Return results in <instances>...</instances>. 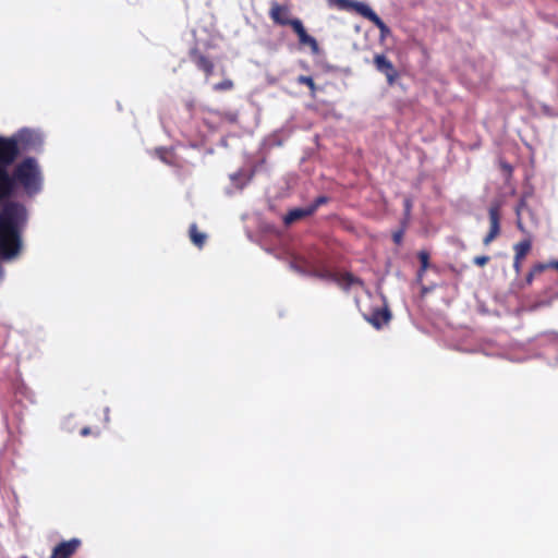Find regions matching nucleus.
<instances>
[{"instance_id":"nucleus-1","label":"nucleus","mask_w":558,"mask_h":558,"mask_svg":"<svg viewBox=\"0 0 558 558\" xmlns=\"http://www.w3.org/2000/svg\"><path fill=\"white\" fill-rule=\"evenodd\" d=\"M43 147L44 136L34 129L0 135V281L4 277L2 262L16 260L24 251L29 210L21 199H33L44 191V169L39 159L31 156Z\"/></svg>"},{"instance_id":"nucleus-2","label":"nucleus","mask_w":558,"mask_h":558,"mask_svg":"<svg viewBox=\"0 0 558 558\" xmlns=\"http://www.w3.org/2000/svg\"><path fill=\"white\" fill-rule=\"evenodd\" d=\"M290 13L288 5L280 4L277 1L271 2L269 10V17L271 21L280 26H291L293 32L298 35L300 45L310 47L314 53L318 52L319 48L317 40L307 34L300 19H290Z\"/></svg>"},{"instance_id":"nucleus-3","label":"nucleus","mask_w":558,"mask_h":558,"mask_svg":"<svg viewBox=\"0 0 558 558\" xmlns=\"http://www.w3.org/2000/svg\"><path fill=\"white\" fill-rule=\"evenodd\" d=\"M488 220H489V230L487 234L483 239L484 245H489L494 240H496L500 232V220H501V203L496 201L493 202L488 208Z\"/></svg>"},{"instance_id":"nucleus-4","label":"nucleus","mask_w":558,"mask_h":558,"mask_svg":"<svg viewBox=\"0 0 558 558\" xmlns=\"http://www.w3.org/2000/svg\"><path fill=\"white\" fill-rule=\"evenodd\" d=\"M374 65L378 72L386 76L388 85L392 86L396 83L399 76L398 71L385 54H376L374 57Z\"/></svg>"},{"instance_id":"nucleus-5","label":"nucleus","mask_w":558,"mask_h":558,"mask_svg":"<svg viewBox=\"0 0 558 558\" xmlns=\"http://www.w3.org/2000/svg\"><path fill=\"white\" fill-rule=\"evenodd\" d=\"M532 248V239L525 238L524 240L515 243L513 245L514 257H513V269L517 275H520L522 271V263L526 255L530 253Z\"/></svg>"},{"instance_id":"nucleus-6","label":"nucleus","mask_w":558,"mask_h":558,"mask_svg":"<svg viewBox=\"0 0 558 558\" xmlns=\"http://www.w3.org/2000/svg\"><path fill=\"white\" fill-rule=\"evenodd\" d=\"M78 538H71L59 543L53 549L50 558H71L81 547Z\"/></svg>"},{"instance_id":"nucleus-7","label":"nucleus","mask_w":558,"mask_h":558,"mask_svg":"<svg viewBox=\"0 0 558 558\" xmlns=\"http://www.w3.org/2000/svg\"><path fill=\"white\" fill-rule=\"evenodd\" d=\"M391 319V313L387 306L373 310L367 320L377 329L387 325Z\"/></svg>"},{"instance_id":"nucleus-8","label":"nucleus","mask_w":558,"mask_h":558,"mask_svg":"<svg viewBox=\"0 0 558 558\" xmlns=\"http://www.w3.org/2000/svg\"><path fill=\"white\" fill-rule=\"evenodd\" d=\"M191 56L196 66L204 71L206 76H210L214 73V63L207 57L199 53L196 49L191 52Z\"/></svg>"},{"instance_id":"nucleus-9","label":"nucleus","mask_w":558,"mask_h":558,"mask_svg":"<svg viewBox=\"0 0 558 558\" xmlns=\"http://www.w3.org/2000/svg\"><path fill=\"white\" fill-rule=\"evenodd\" d=\"M308 216H312V214L307 206L304 208H293L283 217V222L289 226Z\"/></svg>"},{"instance_id":"nucleus-10","label":"nucleus","mask_w":558,"mask_h":558,"mask_svg":"<svg viewBox=\"0 0 558 558\" xmlns=\"http://www.w3.org/2000/svg\"><path fill=\"white\" fill-rule=\"evenodd\" d=\"M351 10H354L371 22H374L378 17V15L363 2L351 0Z\"/></svg>"},{"instance_id":"nucleus-11","label":"nucleus","mask_w":558,"mask_h":558,"mask_svg":"<svg viewBox=\"0 0 558 558\" xmlns=\"http://www.w3.org/2000/svg\"><path fill=\"white\" fill-rule=\"evenodd\" d=\"M328 278L336 282L341 289L347 290L349 288V272H327Z\"/></svg>"},{"instance_id":"nucleus-12","label":"nucleus","mask_w":558,"mask_h":558,"mask_svg":"<svg viewBox=\"0 0 558 558\" xmlns=\"http://www.w3.org/2000/svg\"><path fill=\"white\" fill-rule=\"evenodd\" d=\"M190 239L198 248H202L206 242V234L199 232L197 226L192 223L190 226Z\"/></svg>"},{"instance_id":"nucleus-13","label":"nucleus","mask_w":558,"mask_h":558,"mask_svg":"<svg viewBox=\"0 0 558 558\" xmlns=\"http://www.w3.org/2000/svg\"><path fill=\"white\" fill-rule=\"evenodd\" d=\"M296 82L299 84L306 85L310 88V90H311V95L312 96L315 95V93H316V84H315V82H314L312 76L300 75L296 78Z\"/></svg>"},{"instance_id":"nucleus-14","label":"nucleus","mask_w":558,"mask_h":558,"mask_svg":"<svg viewBox=\"0 0 558 558\" xmlns=\"http://www.w3.org/2000/svg\"><path fill=\"white\" fill-rule=\"evenodd\" d=\"M233 87H234L233 81L230 78H226L213 86L215 92H228V90L233 89Z\"/></svg>"},{"instance_id":"nucleus-15","label":"nucleus","mask_w":558,"mask_h":558,"mask_svg":"<svg viewBox=\"0 0 558 558\" xmlns=\"http://www.w3.org/2000/svg\"><path fill=\"white\" fill-rule=\"evenodd\" d=\"M328 7L342 11L349 10V0H327Z\"/></svg>"},{"instance_id":"nucleus-16","label":"nucleus","mask_w":558,"mask_h":558,"mask_svg":"<svg viewBox=\"0 0 558 558\" xmlns=\"http://www.w3.org/2000/svg\"><path fill=\"white\" fill-rule=\"evenodd\" d=\"M373 23L379 28L381 39L390 35V28L384 23V21L379 16Z\"/></svg>"},{"instance_id":"nucleus-17","label":"nucleus","mask_w":558,"mask_h":558,"mask_svg":"<svg viewBox=\"0 0 558 558\" xmlns=\"http://www.w3.org/2000/svg\"><path fill=\"white\" fill-rule=\"evenodd\" d=\"M328 202V197L318 196L315 201L307 206L311 209V214L313 215L322 205H325Z\"/></svg>"},{"instance_id":"nucleus-18","label":"nucleus","mask_w":558,"mask_h":558,"mask_svg":"<svg viewBox=\"0 0 558 558\" xmlns=\"http://www.w3.org/2000/svg\"><path fill=\"white\" fill-rule=\"evenodd\" d=\"M417 258L420 260L421 267L423 269H428L429 267V253L427 251H420L417 253Z\"/></svg>"},{"instance_id":"nucleus-19","label":"nucleus","mask_w":558,"mask_h":558,"mask_svg":"<svg viewBox=\"0 0 558 558\" xmlns=\"http://www.w3.org/2000/svg\"><path fill=\"white\" fill-rule=\"evenodd\" d=\"M550 268V265L549 263L547 264H544V263H537L535 264L531 270L533 271V274H535L536 276L542 274L543 271H545L546 269Z\"/></svg>"},{"instance_id":"nucleus-20","label":"nucleus","mask_w":558,"mask_h":558,"mask_svg":"<svg viewBox=\"0 0 558 558\" xmlns=\"http://www.w3.org/2000/svg\"><path fill=\"white\" fill-rule=\"evenodd\" d=\"M499 167L504 171V173L507 175V178H510L512 175L513 168L510 163H508L505 160H500Z\"/></svg>"},{"instance_id":"nucleus-21","label":"nucleus","mask_w":558,"mask_h":558,"mask_svg":"<svg viewBox=\"0 0 558 558\" xmlns=\"http://www.w3.org/2000/svg\"><path fill=\"white\" fill-rule=\"evenodd\" d=\"M404 229L397 230L392 233V241L395 244L400 245L403 241Z\"/></svg>"},{"instance_id":"nucleus-22","label":"nucleus","mask_w":558,"mask_h":558,"mask_svg":"<svg viewBox=\"0 0 558 558\" xmlns=\"http://www.w3.org/2000/svg\"><path fill=\"white\" fill-rule=\"evenodd\" d=\"M490 257L486 255L475 256L473 263L480 267H484L489 262Z\"/></svg>"},{"instance_id":"nucleus-23","label":"nucleus","mask_w":558,"mask_h":558,"mask_svg":"<svg viewBox=\"0 0 558 558\" xmlns=\"http://www.w3.org/2000/svg\"><path fill=\"white\" fill-rule=\"evenodd\" d=\"M223 118L230 123H235L238 121V114L235 112H226L223 113Z\"/></svg>"},{"instance_id":"nucleus-24","label":"nucleus","mask_w":558,"mask_h":558,"mask_svg":"<svg viewBox=\"0 0 558 558\" xmlns=\"http://www.w3.org/2000/svg\"><path fill=\"white\" fill-rule=\"evenodd\" d=\"M517 228H518L522 233L527 234V238H529V236L531 238L530 233H529V232H527V230L525 229V227H524V225H523V222L521 221V219H520V218H518V220H517Z\"/></svg>"},{"instance_id":"nucleus-25","label":"nucleus","mask_w":558,"mask_h":558,"mask_svg":"<svg viewBox=\"0 0 558 558\" xmlns=\"http://www.w3.org/2000/svg\"><path fill=\"white\" fill-rule=\"evenodd\" d=\"M535 276H536V275H535V274H533V271H532V270H530V271H529V274H527V275H526V277H525V282H526V284H529V286H530V284L533 282V280H534V278H535Z\"/></svg>"},{"instance_id":"nucleus-26","label":"nucleus","mask_w":558,"mask_h":558,"mask_svg":"<svg viewBox=\"0 0 558 558\" xmlns=\"http://www.w3.org/2000/svg\"><path fill=\"white\" fill-rule=\"evenodd\" d=\"M411 208H412V203L409 198H407L404 201V210H405V214L409 215L410 211H411Z\"/></svg>"},{"instance_id":"nucleus-27","label":"nucleus","mask_w":558,"mask_h":558,"mask_svg":"<svg viewBox=\"0 0 558 558\" xmlns=\"http://www.w3.org/2000/svg\"><path fill=\"white\" fill-rule=\"evenodd\" d=\"M426 270H427V269H423V268L420 266V269L417 270V276H416V277H417L416 279H417V281H418V282H422L423 277H424V274H425V271H426Z\"/></svg>"},{"instance_id":"nucleus-28","label":"nucleus","mask_w":558,"mask_h":558,"mask_svg":"<svg viewBox=\"0 0 558 558\" xmlns=\"http://www.w3.org/2000/svg\"><path fill=\"white\" fill-rule=\"evenodd\" d=\"M90 433H92V430L89 427H83L80 432L81 436H84V437L90 435Z\"/></svg>"},{"instance_id":"nucleus-29","label":"nucleus","mask_w":558,"mask_h":558,"mask_svg":"<svg viewBox=\"0 0 558 558\" xmlns=\"http://www.w3.org/2000/svg\"><path fill=\"white\" fill-rule=\"evenodd\" d=\"M429 291H430V288L422 286V289H421L422 295L427 294Z\"/></svg>"},{"instance_id":"nucleus-30","label":"nucleus","mask_w":558,"mask_h":558,"mask_svg":"<svg viewBox=\"0 0 558 558\" xmlns=\"http://www.w3.org/2000/svg\"><path fill=\"white\" fill-rule=\"evenodd\" d=\"M549 265H550V268H555V269H557V270H558V260H556V262H550V263H549Z\"/></svg>"},{"instance_id":"nucleus-31","label":"nucleus","mask_w":558,"mask_h":558,"mask_svg":"<svg viewBox=\"0 0 558 558\" xmlns=\"http://www.w3.org/2000/svg\"><path fill=\"white\" fill-rule=\"evenodd\" d=\"M350 281H351V284H353L357 280L351 275Z\"/></svg>"}]
</instances>
